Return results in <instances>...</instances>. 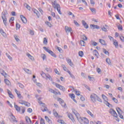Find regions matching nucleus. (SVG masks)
<instances>
[{"label": "nucleus", "mask_w": 124, "mask_h": 124, "mask_svg": "<svg viewBox=\"0 0 124 124\" xmlns=\"http://www.w3.org/2000/svg\"><path fill=\"white\" fill-rule=\"evenodd\" d=\"M52 6L54 9H57L58 13L62 15V13L61 11V5L57 2V0H53L52 1Z\"/></svg>", "instance_id": "nucleus-1"}, {"label": "nucleus", "mask_w": 124, "mask_h": 124, "mask_svg": "<svg viewBox=\"0 0 124 124\" xmlns=\"http://www.w3.org/2000/svg\"><path fill=\"white\" fill-rule=\"evenodd\" d=\"M78 121L81 124H89V120L86 117H81V116H79L77 118Z\"/></svg>", "instance_id": "nucleus-2"}, {"label": "nucleus", "mask_w": 124, "mask_h": 124, "mask_svg": "<svg viewBox=\"0 0 124 124\" xmlns=\"http://www.w3.org/2000/svg\"><path fill=\"white\" fill-rule=\"evenodd\" d=\"M43 49L47 52V53L50 54V55H51L52 57H54V58H57V55L55 54V53L52 51V50L47 48V47L46 46H44Z\"/></svg>", "instance_id": "nucleus-3"}, {"label": "nucleus", "mask_w": 124, "mask_h": 124, "mask_svg": "<svg viewBox=\"0 0 124 124\" xmlns=\"http://www.w3.org/2000/svg\"><path fill=\"white\" fill-rule=\"evenodd\" d=\"M43 49L47 52V53L50 54V55H51L52 57H54V58H57V55L55 54V53L52 51V50L47 48V47L46 46H44Z\"/></svg>", "instance_id": "nucleus-4"}, {"label": "nucleus", "mask_w": 124, "mask_h": 124, "mask_svg": "<svg viewBox=\"0 0 124 124\" xmlns=\"http://www.w3.org/2000/svg\"><path fill=\"white\" fill-rule=\"evenodd\" d=\"M39 104L42 106L41 107V110L43 112H46V111H48V108L46 107V105L45 104L42 103L41 101L39 102Z\"/></svg>", "instance_id": "nucleus-5"}, {"label": "nucleus", "mask_w": 124, "mask_h": 124, "mask_svg": "<svg viewBox=\"0 0 124 124\" xmlns=\"http://www.w3.org/2000/svg\"><path fill=\"white\" fill-rule=\"evenodd\" d=\"M102 97L104 100V103H105L106 105H107V106H108L109 107V105H111L109 102H108V101H106L108 100L107 97H106V96H105L104 94H102Z\"/></svg>", "instance_id": "nucleus-6"}, {"label": "nucleus", "mask_w": 124, "mask_h": 124, "mask_svg": "<svg viewBox=\"0 0 124 124\" xmlns=\"http://www.w3.org/2000/svg\"><path fill=\"white\" fill-rule=\"evenodd\" d=\"M97 97V95L94 93L92 94L90 96V98L92 101H93V103L96 101Z\"/></svg>", "instance_id": "nucleus-7"}, {"label": "nucleus", "mask_w": 124, "mask_h": 124, "mask_svg": "<svg viewBox=\"0 0 124 124\" xmlns=\"http://www.w3.org/2000/svg\"><path fill=\"white\" fill-rule=\"evenodd\" d=\"M109 113L111 114L112 116H113V117H115V118H118V114L113 109H110L109 110Z\"/></svg>", "instance_id": "nucleus-8"}, {"label": "nucleus", "mask_w": 124, "mask_h": 124, "mask_svg": "<svg viewBox=\"0 0 124 124\" xmlns=\"http://www.w3.org/2000/svg\"><path fill=\"white\" fill-rule=\"evenodd\" d=\"M65 31L67 34H68L69 32H70L71 35H72V29L70 27L68 26L65 27Z\"/></svg>", "instance_id": "nucleus-9"}, {"label": "nucleus", "mask_w": 124, "mask_h": 124, "mask_svg": "<svg viewBox=\"0 0 124 124\" xmlns=\"http://www.w3.org/2000/svg\"><path fill=\"white\" fill-rule=\"evenodd\" d=\"M55 86H56V88H58L61 91H62V92H64L65 91V88H64V87L60 85L59 84L55 83Z\"/></svg>", "instance_id": "nucleus-10"}, {"label": "nucleus", "mask_w": 124, "mask_h": 124, "mask_svg": "<svg viewBox=\"0 0 124 124\" xmlns=\"http://www.w3.org/2000/svg\"><path fill=\"white\" fill-rule=\"evenodd\" d=\"M19 103H20V104L25 105V106H28V107L30 105V104L29 103H28V102H27L25 101L22 100H19Z\"/></svg>", "instance_id": "nucleus-11"}, {"label": "nucleus", "mask_w": 124, "mask_h": 124, "mask_svg": "<svg viewBox=\"0 0 124 124\" xmlns=\"http://www.w3.org/2000/svg\"><path fill=\"white\" fill-rule=\"evenodd\" d=\"M58 101H59L60 104H61L62 107H65V103H64V102L63 101V100H62V98H58Z\"/></svg>", "instance_id": "nucleus-12"}, {"label": "nucleus", "mask_w": 124, "mask_h": 124, "mask_svg": "<svg viewBox=\"0 0 124 124\" xmlns=\"http://www.w3.org/2000/svg\"><path fill=\"white\" fill-rule=\"evenodd\" d=\"M20 18L23 23H24V24H27V18H26V17L24 16L20 15Z\"/></svg>", "instance_id": "nucleus-13"}, {"label": "nucleus", "mask_w": 124, "mask_h": 124, "mask_svg": "<svg viewBox=\"0 0 124 124\" xmlns=\"http://www.w3.org/2000/svg\"><path fill=\"white\" fill-rule=\"evenodd\" d=\"M66 61L67 63H68L70 66H73V63H72L71 60L69 59V58H67L66 59Z\"/></svg>", "instance_id": "nucleus-14"}, {"label": "nucleus", "mask_w": 124, "mask_h": 124, "mask_svg": "<svg viewBox=\"0 0 124 124\" xmlns=\"http://www.w3.org/2000/svg\"><path fill=\"white\" fill-rule=\"evenodd\" d=\"M72 111L73 113H74V114L75 115L77 119L78 118H79L80 114H79V113L77 112V111H76V110H75V109H72Z\"/></svg>", "instance_id": "nucleus-15"}, {"label": "nucleus", "mask_w": 124, "mask_h": 124, "mask_svg": "<svg viewBox=\"0 0 124 124\" xmlns=\"http://www.w3.org/2000/svg\"><path fill=\"white\" fill-rule=\"evenodd\" d=\"M90 28H91V29H93V30H94V29H97V30L99 29V26H98V25H93L91 24L90 25Z\"/></svg>", "instance_id": "nucleus-16"}, {"label": "nucleus", "mask_w": 124, "mask_h": 124, "mask_svg": "<svg viewBox=\"0 0 124 124\" xmlns=\"http://www.w3.org/2000/svg\"><path fill=\"white\" fill-rule=\"evenodd\" d=\"M82 25L84 27L85 29H89V25H88V24H87V22H86L84 20L82 21Z\"/></svg>", "instance_id": "nucleus-17"}, {"label": "nucleus", "mask_w": 124, "mask_h": 124, "mask_svg": "<svg viewBox=\"0 0 124 124\" xmlns=\"http://www.w3.org/2000/svg\"><path fill=\"white\" fill-rule=\"evenodd\" d=\"M99 42H100V43H101L102 45H104L105 46H106V45H107V44H106V42L101 39H99Z\"/></svg>", "instance_id": "nucleus-18"}, {"label": "nucleus", "mask_w": 124, "mask_h": 124, "mask_svg": "<svg viewBox=\"0 0 124 124\" xmlns=\"http://www.w3.org/2000/svg\"><path fill=\"white\" fill-rule=\"evenodd\" d=\"M2 19L3 21V23L5 25V26H6V21H7V19L6 18V17L4 16H1Z\"/></svg>", "instance_id": "nucleus-19"}, {"label": "nucleus", "mask_w": 124, "mask_h": 124, "mask_svg": "<svg viewBox=\"0 0 124 124\" xmlns=\"http://www.w3.org/2000/svg\"><path fill=\"white\" fill-rule=\"evenodd\" d=\"M26 55L27 57H28V58H29V59H30V60L32 61V62H33V61H34V58L32 56L30 55V53H27Z\"/></svg>", "instance_id": "nucleus-20"}, {"label": "nucleus", "mask_w": 124, "mask_h": 124, "mask_svg": "<svg viewBox=\"0 0 124 124\" xmlns=\"http://www.w3.org/2000/svg\"><path fill=\"white\" fill-rule=\"evenodd\" d=\"M15 92L17 95V96L19 98H21L22 97V95H21V93H20L17 90V89H15Z\"/></svg>", "instance_id": "nucleus-21"}, {"label": "nucleus", "mask_w": 124, "mask_h": 124, "mask_svg": "<svg viewBox=\"0 0 124 124\" xmlns=\"http://www.w3.org/2000/svg\"><path fill=\"white\" fill-rule=\"evenodd\" d=\"M113 42V45L115 46L116 48H118L119 47V43H118L117 40H115Z\"/></svg>", "instance_id": "nucleus-22"}, {"label": "nucleus", "mask_w": 124, "mask_h": 124, "mask_svg": "<svg viewBox=\"0 0 124 124\" xmlns=\"http://www.w3.org/2000/svg\"><path fill=\"white\" fill-rule=\"evenodd\" d=\"M15 108L17 111L18 112H19L20 111L21 108H20V107H18V105H16L15 103Z\"/></svg>", "instance_id": "nucleus-23"}, {"label": "nucleus", "mask_w": 124, "mask_h": 124, "mask_svg": "<svg viewBox=\"0 0 124 124\" xmlns=\"http://www.w3.org/2000/svg\"><path fill=\"white\" fill-rule=\"evenodd\" d=\"M93 55H94V56H96V57H98V55H99L98 54V52H97V50H96V49H95L93 51Z\"/></svg>", "instance_id": "nucleus-24"}, {"label": "nucleus", "mask_w": 124, "mask_h": 124, "mask_svg": "<svg viewBox=\"0 0 124 124\" xmlns=\"http://www.w3.org/2000/svg\"><path fill=\"white\" fill-rule=\"evenodd\" d=\"M4 82L7 86H10L11 85V83H10V81L8 79H5Z\"/></svg>", "instance_id": "nucleus-25"}, {"label": "nucleus", "mask_w": 124, "mask_h": 124, "mask_svg": "<svg viewBox=\"0 0 124 124\" xmlns=\"http://www.w3.org/2000/svg\"><path fill=\"white\" fill-rule=\"evenodd\" d=\"M11 117L12 120H13V122H16V123H17V121L16 120V118H15V116H14V115H13V114H11Z\"/></svg>", "instance_id": "nucleus-26"}, {"label": "nucleus", "mask_w": 124, "mask_h": 124, "mask_svg": "<svg viewBox=\"0 0 124 124\" xmlns=\"http://www.w3.org/2000/svg\"><path fill=\"white\" fill-rule=\"evenodd\" d=\"M23 70H24V71H25V72L28 74H31V71L27 68H24Z\"/></svg>", "instance_id": "nucleus-27"}, {"label": "nucleus", "mask_w": 124, "mask_h": 124, "mask_svg": "<svg viewBox=\"0 0 124 124\" xmlns=\"http://www.w3.org/2000/svg\"><path fill=\"white\" fill-rule=\"evenodd\" d=\"M68 118H69V119H70V120H71V121L74 120V118H73V115H72L71 113H68Z\"/></svg>", "instance_id": "nucleus-28"}, {"label": "nucleus", "mask_w": 124, "mask_h": 124, "mask_svg": "<svg viewBox=\"0 0 124 124\" xmlns=\"http://www.w3.org/2000/svg\"><path fill=\"white\" fill-rule=\"evenodd\" d=\"M25 120H26V122L27 123V124H29V123L31 121V119L29 118V117L28 116H26L25 117Z\"/></svg>", "instance_id": "nucleus-29"}, {"label": "nucleus", "mask_w": 124, "mask_h": 124, "mask_svg": "<svg viewBox=\"0 0 124 124\" xmlns=\"http://www.w3.org/2000/svg\"><path fill=\"white\" fill-rule=\"evenodd\" d=\"M67 72L69 74L71 78H72L73 79H75V76H74V75L71 74V72H70V71H67Z\"/></svg>", "instance_id": "nucleus-30"}, {"label": "nucleus", "mask_w": 124, "mask_h": 124, "mask_svg": "<svg viewBox=\"0 0 124 124\" xmlns=\"http://www.w3.org/2000/svg\"><path fill=\"white\" fill-rule=\"evenodd\" d=\"M53 113L55 117H59V114L57 112L56 109H53Z\"/></svg>", "instance_id": "nucleus-31"}, {"label": "nucleus", "mask_w": 124, "mask_h": 124, "mask_svg": "<svg viewBox=\"0 0 124 124\" xmlns=\"http://www.w3.org/2000/svg\"><path fill=\"white\" fill-rule=\"evenodd\" d=\"M46 78H47L49 79L50 81H53V79H52V77H51V76H50L49 74H46Z\"/></svg>", "instance_id": "nucleus-32"}, {"label": "nucleus", "mask_w": 124, "mask_h": 124, "mask_svg": "<svg viewBox=\"0 0 124 124\" xmlns=\"http://www.w3.org/2000/svg\"><path fill=\"white\" fill-rule=\"evenodd\" d=\"M103 51L104 53V54H105V55H107L108 56H109V52H108L107 50H106V49L103 48Z\"/></svg>", "instance_id": "nucleus-33"}, {"label": "nucleus", "mask_w": 124, "mask_h": 124, "mask_svg": "<svg viewBox=\"0 0 124 124\" xmlns=\"http://www.w3.org/2000/svg\"><path fill=\"white\" fill-rule=\"evenodd\" d=\"M116 110L118 114H122L123 113V111H122L120 108H116Z\"/></svg>", "instance_id": "nucleus-34"}, {"label": "nucleus", "mask_w": 124, "mask_h": 124, "mask_svg": "<svg viewBox=\"0 0 124 124\" xmlns=\"http://www.w3.org/2000/svg\"><path fill=\"white\" fill-rule=\"evenodd\" d=\"M0 32L3 35V36H6V34L5 33L4 31L2 30V29H1L0 30Z\"/></svg>", "instance_id": "nucleus-35"}, {"label": "nucleus", "mask_w": 124, "mask_h": 124, "mask_svg": "<svg viewBox=\"0 0 124 124\" xmlns=\"http://www.w3.org/2000/svg\"><path fill=\"white\" fill-rule=\"evenodd\" d=\"M80 44L81 45V46H85V44H86V42H85L83 40H80Z\"/></svg>", "instance_id": "nucleus-36"}, {"label": "nucleus", "mask_w": 124, "mask_h": 124, "mask_svg": "<svg viewBox=\"0 0 124 124\" xmlns=\"http://www.w3.org/2000/svg\"><path fill=\"white\" fill-rule=\"evenodd\" d=\"M87 113H88V114L90 115L91 117H92V118H93V114L92 112H91L90 110H87Z\"/></svg>", "instance_id": "nucleus-37"}, {"label": "nucleus", "mask_w": 124, "mask_h": 124, "mask_svg": "<svg viewBox=\"0 0 124 124\" xmlns=\"http://www.w3.org/2000/svg\"><path fill=\"white\" fill-rule=\"evenodd\" d=\"M24 6H26L27 9L28 10H31V7L30 6V5H29L27 3H24Z\"/></svg>", "instance_id": "nucleus-38"}, {"label": "nucleus", "mask_w": 124, "mask_h": 124, "mask_svg": "<svg viewBox=\"0 0 124 124\" xmlns=\"http://www.w3.org/2000/svg\"><path fill=\"white\" fill-rule=\"evenodd\" d=\"M41 76L43 78H45V77H46L47 74H45V73H44L43 71L42 72V73H41Z\"/></svg>", "instance_id": "nucleus-39"}, {"label": "nucleus", "mask_w": 124, "mask_h": 124, "mask_svg": "<svg viewBox=\"0 0 124 124\" xmlns=\"http://www.w3.org/2000/svg\"><path fill=\"white\" fill-rule=\"evenodd\" d=\"M58 123H59V124H65V123H64V121L63 120H58L57 121Z\"/></svg>", "instance_id": "nucleus-40"}, {"label": "nucleus", "mask_w": 124, "mask_h": 124, "mask_svg": "<svg viewBox=\"0 0 124 124\" xmlns=\"http://www.w3.org/2000/svg\"><path fill=\"white\" fill-rule=\"evenodd\" d=\"M62 67L63 68V69L64 70V71H67H67H69V70L67 69V68H66L64 65H62Z\"/></svg>", "instance_id": "nucleus-41"}, {"label": "nucleus", "mask_w": 124, "mask_h": 124, "mask_svg": "<svg viewBox=\"0 0 124 124\" xmlns=\"http://www.w3.org/2000/svg\"><path fill=\"white\" fill-rule=\"evenodd\" d=\"M57 49L60 52V53H63V51L61 47H59V46H57Z\"/></svg>", "instance_id": "nucleus-42"}, {"label": "nucleus", "mask_w": 124, "mask_h": 124, "mask_svg": "<svg viewBox=\"0 0 124 124\" xmlns=\"http://www.w3.org/2000/svg\"><path fill=\"white\" fill-rule=\"evenodd\" d=\"M78 55L79 57H83V56H84V52L82 51H80L78 52Z\"/></svg>", "instance_id": "nucleus-43"}, {"label": "nucleus", "mask_w": 124, "mask_h": 124, "mask_svg": "<svg viewBox=\"0 0 124 124\" xmlns=\"http://www.w3.org/2000/svg\"><path fill=\"white\" fill-rule=\"evenodd\" d=\"M69 96L72 98V99H74L75 98V95L73 93L69 94Z\"/></svg>", "instance_id": "nucleus-44"}, {"label": "nucleus", "mask_w": 124, "mask_h": 124, "mask_svg": "<svg viewBox=\"0 0 124 124\" xmlns=\"http://www.w3.org/2000/svg\"><path fill=\"white\" fill-rule=\"evenodd\" d=\"M45 119H46V122L47 123H50V122L51 121V120H50V119H49V117H48V116H46L45 117Z\"/></svg>", "instance_id": "nucleus-45"}, {"label": "nucleus", "mask_w": 124, "mask_h": 124, "mask_svg": "<svg viewBox=\"0 0 124 124\" xmlns=\"http://www.w3.org/2000/svg\"><path fill=\"white\" fill-rule=\"evenodd\" d=\"M118 29L119 31H123V26H122V25L120 24L118 26Z\"/></svg>", "instance_id": "nucleus-46"}, {"label": "nucleus", "mask_w": 124, "mask_h": 124, "mask_svg": "<svg viewBox=\"0 0 124 124\" xmlns=\"http://www.w3.org/2000/svg\"><path fill=\"white\" fill-rule=\"evenodd\" d=\"M6 55L10 60L12 61V57H11V56H10L8 53H6Z\"/></svg>", "instance_id": "nucleus-47"}, {"label": "nucleus", "mask_w": 124, "mask_h": 124, "mask_svg": "<svg viewBox=\"0 0 124 124\" xmlns=\"http://www.w3.org/2000/svg\"><path fill=\"white\" fill-rule=\"evenodd\" d=\"M34 13H35L38 17L39 16V12L36 9L34 10Z\"/></svg>", "instance_id": "nucleus-48"}, {"label": "nucleus", "mask_w": 124, "mask_h": 124, "mask_svg": "<svg viewBox=\"0 0 124 124\" xmlns=\"http://www.w3.org/2000/svg\"><path fill=\"white\" fill-rule=\"evenodd\" d=\"M14 37H15V39L16 40V41H17V42L20 41V39L18 38V36H16V35H15Z\"/></svg>", "instance_id": "nucleus-49"}, {"label": "nucleus", "mask_w": 124, "mask_h": 124, "mask_svg": "<svg viewBox=\"0 0 124 124\" xmlns=\"http://www.w3.org/2000/svg\"><path fill=\"white\" fill-rule=\"evenodd\" d=\"M40 124H45V121H44V119L43 118H41L40 121Z\"/></svg>", "instance_id": "nucleus-50"}, {"label": "nucleus", "mask_w": 124, "mask_h": 124, "mask_svg": "<svg viewBox=\"0 0 124 124\" xmlns=\"http://www.w3.org/2000/svg\"><path fill=\"white\" fill-rule=\"evenodd\" d=\"M106 62H107L108 64H111V61H110V59L107 58L106 59Z\"/></svg>", "instance_id": "nucleus-51"}, {"label": "nucleus", "mask_w": 124, "mask_h": 124, "mask_svg": "<svg viewBox=\"0 0 124 124\" xmlns=\"http://www.w3.org/2000/svg\"><path fill=\"white\" fill-rule=\"evenodd\" d=\"M108 37L109 38V39L111 41L113 42L114 41H115V40L114 39V38H113L112 36L109 35L108 36Z\"/></svg>", "instance_id": "nucleus-52"}, {"label": "nucleus", "mask_w": 124, "mask_h": 124, "mask_svg": "<svg viewBox=\"0 0 124 124\" xmlns=\"http://www.w3.org/2000/svg\"><path fill=\"white\" fill-rule=\"evenodd\" d=\"M88 79L90 81H93L94 80V78L93 77H91L90 76H88Z\"/></svg>", "instance_id": "nucleus-53"}, {"label": "nucleus", "mask_w": 124, "mask_h": 124, "mask_svg": "<svg viewBox=\"0 0 124 124\" xmlns=\"http://www.w3.org/2000/svg\"><path fill=\"white\" fill-rule=\"evenodd\" d=\"M74 23L75 24V25H76V26H78V27H79L80 26V25H79V23H78V22L76 20H74Z\"/></svg>", "instance_id": "nucleus-54"}, {"label": "nucleus", "mask_w": 124, "mask_h": 124, "mask_svg": "<svg viewBox=\"0 0 124 124\" xmlns=\"http://www.w3.org/2000/svg\"><path fill=\"white\" fill-rule=\"evenodd\" d=\"M84 86L85 87L86 89L88 90V91H91V88H90V87L88 86V85H86V84H84Z\"/></svg>", "instance_id": "nucleus-55"}, {"label": "nucleus", "mask_w": 124, "mask_h": 124, "mask_svg": "<svg viewBox=\"0 0 124 124\" xmlns=\"http://www.w3.org/2000/svg\"><path fill=\"white\" fill-rule=\"evenodd\" d=\"M46 25H47V26H48V27H52V24L48 21L46 22Z\"/></svg>", "instance_id": "nucleus-56"}, {"label": "nucleus", "mask_w": 124, "mask_h": 124, "mask_svg": "<svg viewBox=\"0 0 124 124\" xmlns=\"http://www.w3.org/2000/svg\"><path fill=\"white\" fill-rule=\"evenodd\" d=\"M90 10L93 12V13H95V8H90Z\"/></svg>", "instance_id": "nucleus-57"}, {"label": "nucleus", "mask_w": 124, "mask_h": 124, "mask_svg": "<svg viewBox=\"0 0 124 124\" xmlns=\"http://www.w3.org/2000/svg\"><path fill=\"white\" fill-rule=\"evenodd\" d=\"M96 100H97V101H99V102H102V100H101V99H100V98H99V97H98V96H97Z\"/></svg>", "instance_id": "nucleus-58"}, {"label": "nucleus", "mask_w": 124, "mask_h": 124, "mask_svg": "<svg viewBox=\"0 0 124 124\" xmlns=\"http://www.w3.org/2000/svg\"><path fill=\"white\" fill-rule=\"evenodd\" d=\"M112 100H113L114 102H115V103H118V100L116 99L115 97L112 98Z\"/></svg>", "instance_id": "nucleus-59"}, {"label": "nucleus", "mask_w": 124, "mask_h": 124, "mask_svg": "<svg viewBox=\"0 0 124 124\" xmlns=\"http://www.w3.org/2000/svg\"><path fill=\"white\" fill-rule=\"evenodd\" d=\"M18 85L20 88H21V89H24V86L22 83H18Z\"/></svg>", "instance_id": "nucleus-60"}, {"label": "nucleus", "mask_w": 124, "mask_h": 124, "mask_svg": "<svg viewBox=\"0 0 124 124\" xmlns=\"http://www.w3.org/2000/svg\"><path fill=\"white\" fill-rule=\"evenodd\" d=\"M75 92L76 94H77V95H78V96L80 95V92H78V91L76 90H75Z\"/></svg>", "instance_id": "nucleus-61"}, {"label": "nucleus", "mask_w": 124, "mask_h": 124, "mask_svg": "<svg viewBox=\"0 0 124 124\" xmlns=\"http://www.w3.org/2000/svg\"><path fill=\"white\" fill-rule=\"evenodd\" d=\"M82 39L83 40H88V38H87V36H86L85 35H83L82 36Z\"/></svg>", "instance_id": "nucleus-62"}, {"label": "nucleus", "mask_w": 124, "mask_h": 124, "mask_svg": "<svg viewBox=\"0 0 124 124\" xmlns=\"http://www.w3.org/2000/svg\"><path fill=\"white\" fill-rule=\"evenodd\" d=\"M102 31H105L106 32V31H107V29H106L105 28V27H102Z\"/></svg>", "instance_id": "nucleus-63"}, {"label": "nucleus", "mask_w": 124, "mask_h": 124, "mask_svg": "<svg viewBox=\"0 0 124 124\" xmlns=\"http://www.w3.org/2000/svg\"><path fill=\"white\" fill-rule=\"evenodd\" d=\"M27 111L28 113H31V112H32V109L31 108H29L27 109Z\"/></svg>", "instance_id": "nucleus-64"}]
</instances>
